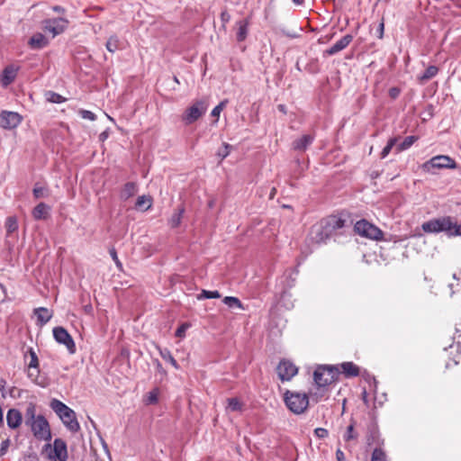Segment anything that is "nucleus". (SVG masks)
Returning a JSON list of instances; mask_svg holds the SVG:
<instances>
[{"mask_svg": "<svg viewBox=\"0 0 461 461\" xmlns=\"http://www.w3.org/2000/svg\"><path fill=\"white\" fill-rule=\"evenodd\" d=\"M6 230V241L8 243L14 242L18 239V220L15 216H9L5 222Z\"/></svg>", "mask_w": 461, "mask_h": 461, "instance_id": "obj_13", "label": "nucleus"}, {"mask_svg": "<svg viewBox=\"0 0 461 461\" xmlns=\"http://www.w3.org/2000/svg\"><path fill=\"white\" fill-rule=\"evenodd\" d=\"M146 402L148 404L156 403L158 402V393L156 391L149 392Z\"/></svg>", "mask_w": 461, "mask_h": 461, "instance_id": "obj_47", "label": "nucleus"}, {"mask_svg": "<svg viewBox=\"0 0 461 461\" xmlns=\"http://www.w3.org/2000/svg\"><path fill=\"white\" fill-rule=\"evenodd\" d=\"M338 375L339 373L333 366H319L313 373L314 384L328 387L329 384L337 379Z\"/></svg>", "mask_w": 461, "mask_h": 461, "instance_id": "obj_6", "label": "nucleus"}, {"mask_svg": "<svg viewBox=\"0 0 461 461\" xmlns=\"http://www.w3.org/2000/svg\"><path fill=\"white\" fill-rule=\"evenodd\" d=\"M160 356L165 361L169 362L175 368H176V369L178 368L177 362L173 357L172 354L170 353V351L168 349L164 348V349L160 350Z\"/></svg>", "mask_w": 461, "mask_h": 461, "instance_id": "obj_37", "label": "nucleus"}, {"mask_svg": "<svg viewBox=\"0 0 461 461\" xmlns=\"http://www.w3.org/2000/svg\"><path fill=\"white\" fill-rule=\"evenodd\" d=\"M47 100L51 103L60 104L65 101V98L60 95L54 92H48L46 94Z\"/></svg>", "mask_w": 461, "mask_h": 461, "instance_id": "obj_40", "label": "nucleus"}, {"mask_svg": "<svg viewBox=\"0 0 461 461\" xmlns=\"http://www.w3.org/2000/svg\"><path fill=\"white\" fill-rule=\"evenodd\" d=\"M185 212L184 207H179L170 217L168 224L171 228H176L180 225L183 214Z\"/></svg>", "mask_w": 461, "mask_h": 461, "instance_id": "obj_27", "label": "nucleus"}, {"mask_svg": "<svg viewBox=\"0 0 461 461\" xmlns=\"http://www.w3.org/2000/svg\"><path fill=\"white\" fill-rule=\"evenodd\" d=\"M343 373L347 376H357L358 375V367L352 362H345L341 365Z\"/></svg>", "mask_w": 461, "mask_h": 461, "instance_id": "obj_28", "label": "nucleus"}, {"mask_svg": "<svg viewBox=\"0 0 461 461\" xmlns=\"http://www.w3.org/2000/svg\"><path fill=\"white\" fill-rule=\"evenodd\" d=\"M68 21L65 18L46 19L42 22V29L45 32L50 33L52 38L63 33L68 28Z\"/></svg>", "mask_w": 461, "mask_h": 461, "instance_id": "obj_9", "label": "nucleus"}, {"mask_svg": "<svg viewBox=\"0 0 461 461\" xmlns=\"http://www.w3.org/2000/svg\"><path fill=\"white\" fill-rule=\"evenodd\" d=\"M456 164L453 158L446 155L435 156L422 165V169L432 172L433 168H456Z\"/></svg>", "mask_w": 461, "mask_h": 461, "instance_id": "obj_8", "label": "nucleus"}, {"mask_svg": "<svg viewBox=\"0 0 461 461\" xmlns=\"http://www.w3.org/2000/svg\"><path fill=\"white\" fill-rule=\"evenodd\" d=\"M49 44V40L41 32H37L32 36L29 45L32 49L41 50Z\"/></svg>", "mask_w": 461, "mask_h": 461, "instance_id": "obj_19", "label": "nucleus"}, {"mask_svg": "<svg viewBox=\"0 0 461 461\" xmlns=\"http://www.w3.org/2000/svg\"><path fill=\"white\" fill-rule=\"evenodd\" d=\"M18 72V67L14 65L7 66L1 76L0 82L2 86H7L14 81Z\"/></svg>", "mask_w": 461, "mask_h": 461, "instance_id": "obj_17", "label": "nucleus"}, {"mask_svg": "<svg viewBox=\"0 0 461 461\" xmlns=\"http://www.w3.org/2000/svg\"><path fill=\"white\" fill-rule=\"evenodd\" d=\"M399 94H400V90H399V88H397V87H392V88L389 90V95H390L392 98H393V99L397 98V97H398V95H399Z\"/></svg>", "mask_w": 461, "mask_h": 461, "instance_id": "obj_53", "label": "nucleus"}, {"mask_svg": "<svg viewBox=\"0 0 461 461\" xmlns=\"http://www.w3.org/2000/svg\"><path fill=\"white\" fill-rule=\"evenodd\" d=\"M135 205L140 210H148L151 206V199L146 195L139 196Z\"/></svg>", "mask_w": 461, "mask_h": 461, "instance_id": "obj_31", "label": "nucleus"}, {"mask_svg": "<svg viewBox=\"0 0 461 461\" xmlns=\"http://www.w3.org/2000/svg\"><path fill=\"white\" fill-rule=\"evenodd\" d=\"M277 375L282 381L291 380L298 372V368L288 360H282L276 367Z\"/></svg>", "mask_w": 461, "mask_h": 461, "instance_id": "obj_12", "label": "nucleus"}, {"mask_svg": "<svg viewBox=\"0 0 461 461\" xmlns=\"http://www.w3.org/2000/svg\"><path fill=\"white\" fill-rule=\"evenodd\" d=\"M120 41L117 36H111L106 42V49L110 52H114L119 49Z\"/></svg>", "mask_w": 461, "mask_h": 461, "instance_id": "obj_36", "label": "nucleus"}, {"mask_svg": "<svg viewBox=\"0 0 461 461\" xmlns=\"http://www.w3.org/2000/svg\"><path fill=\"white\" fill-rule=\"evenodd\" d=\"M50 207L41 203L32 210V216L35 220H44L49 215Z\"/></svg>", "mask_w": 461, "mask_h": 461, "instance_id": "obj_22", "label": "nucleus"}, {"mask_svg": "<svg viewBox=\"0 0 461 461\" xmlns=\"http://www.w3.org/2000/svg\"><path fill=\"white\" fill-rule=\"evenodd\" d=\"M5 381L3 379H0V392H3L5 388Z\"/></svg>", "mask_w": 461, "mask_h": 461, "instance_id": "obj_59", "label": "nucleus"}, {"mask_svg": "<svg viewBox=\"0 0 461 461\" xmlns=\"http://www.w3.org/2000/svg\"><path fill=\"white\" fill-rule=\"evenodd\" d=\"M315 230L324 231V236H329V238H330V236L334 233L333 230L330 226H328V223L325 221V219L321 220L320 222L315 224Z\"/></svg>", "mask_w": 461, "mask_h": 461, "instance_id": "obj_33", "label": "nucleus"}, {"mask_svg": "<svg viewBox=\"0 0 461 461\" xmlns=\"http://www.w3.org/2000/svg\"><path fill=\"white\" fill-rule=\"evenodd\" d=\"M22 122L18 113L4 111L0 113V127L6 130L16 128Z\"/></svg>", "mask_w": 461, "mask_h": 461, "instance_id": "obj_11", "label": "nucleus"}, {"mask_svg": "<svg viewBox=\"0 0 461 461\" xmlns=\"http://www.w3.org/2000/svg\"><path fill=\"white\" fill-rule=\"evenodd\" d=\"M353 37L349 34L345 35L342 37L339 41H338L335 44H333L330 49L326 50V53L330 56L334 55L342 50H344L346 47L349 45V43L352 41Z\"/></svg>", "mask_w": 461, "mask_h": 461, "instance_id": "obj_18", "label": "nucleus"}, {"mask_svg": "<svg viewBox=\"0 0 461 461\" xmlns=\"http://www.w3.org/2000/svg\"><path fill=\"white\" fill-rule=\"evenodd\" d=\"M3 425H4V416H3L2 409L0 408V427H2Z\"/></svg>", "mask_w": 461, "mask_h": 461, "instance_id": "obj_61", "label": "nucleus"}, {"mask_svg": "<svg viewBox=\"0 0 461 461\" xmlns=\"http://www.w3.org/2000/svg\"><path fill=\"white\" fill-rule=\"evenodd\" d=\"M208 109V101L206 98L194 101L185 109L182 114V122L185 125H190L199 120Z\"/></svg>", "mask_w": 461, "mask_h": 461, "instance_id": "obj_4", "label": "nucleus"}, {"mask_svg": "<svg viewBox=\"0 0 461 461\" xmlns=\"http://www.w3.org/2000/svg\"><path fill=\"white\" fill-rule=\"evenodd\" d=\"M33 313L37 318V325L41 327L48 323L53 316L52 311L45 307L35 308L33 310Z\"/></svg>", "mask_w": 461, "mask_h": 461, "instance_id": "obj_16", "label": "nucleus"}, {"mask_svg": "<svg viewBox=\"0 0 461 461\" xmlns=\"http://www.w3.org/2000/svg\"><path fill=\"white\" fill-rule=\"evenodd\" d=\"M54 457L59 461H67L68 449L66 442L61 438H56L53 442Z\"/></svg>", "mask_w": 461, "mask_h": 461, "instance_id": "obj_15", "label": "nucleus"}, {"mask_svg": "<svg viewBox=\"0 0 461 461\" xmlns=\"http://www.w3.org/2000/svg\"><path fill=\"white\" fill-rule=\"evenodd\" d=\"M313 141V137L310 134L303 135L301 138L295 140L293 143V148L295 150H305Z\"/></svg>", "mask_w": 461, "mask_h": 461, "instance_id": "obj_20", "label": "nucleus"}, {"mask_svg": "<svg viewBox=\"0 0 461 461\" xmlns=\"http://www.w3.org/2000/svg\"><path fill=\"white\" fill-rule=\"evenodd\" d=\"M52 10L56 13H59V14H64L65 13V9L59 5H55L52 7Z\"/></svg>", "mask_w": 461, "mask_h": 461, "instance_id": "obj_56", "label": "nucleus"}, {"mask_svg": "<svg viewBox=\"0 0 461 461\" xmlns=\"http://www.w3.org/2000/svg\"><path fill=\"white\" fill-rule=\"evenodd\" d=\"M438 72V68L436 66H429L427 68L425 72L419 77V80L421 83L427 82L429 79L433 78Z\"/></svg>", "mask_w": 461, "mask_h": 461, "instance_id": "obj_30", "label": "nucleus"}, {"mask_svg": "<svg viewBox=\"0 0 461 461\" xmlns=\"http://www.w3.org/2000/svg\"><path fill=\"white\" fill-rule=\"evenodd\" d=\"M30 354H31V361L29 363V367L36 368L38 366V357L32 349L30 350Z\"/></svg>", "mask_w": 461, "mask_h": 461, "instance_id": "obj_48", "label": "nucleus"}, {"mask_svg": "<svg viewBox=\"0 0 461 461\" xmlns=\"http://www.w3.org/2000/svg\"><path fill=\"white\" fill-rule=\"evenodd\" d=\"M357 437V434L355 432V429H354V425L353 424H350L348 428H347V431L346 433L344 434V440L346 442H349L351 440H354L356 439Z\"/></svg>", "mask_w": 461, "mask_h": 461, "instance_id": "obj_39", "label": "nucleus"}, {"mask_svg": "<svg viewBox=\"0 0 461 461\" xmlns=\"http://www.w3.org/2000/svg\"><path fill=\"white\" fill-rule=\"evenodd\" d=\"M137 190L138 188L135 183H127L125 184L121 192V198L123 200H127L130 197L133 196L137 193Z\"/></svg>", "mask_w": 461, "mask_h": 461, "instance_id": "obj_25", "label": "nucleus"}, {"mask_svg": "<svg viewBox=\"0 0 461 461\" xmlns=\"http://www.w3.org/2000/svg\"><path fill=\"white\" fill-rule=\"evenodd\" d=\"M324 231H316L315 225H313L311 230V239L316 243L325 242L330 238L329 236H324Z\"/></svg>", "mask_w": 461, "mask_h": 461, "instance_id": "obj_32", "label": "nucleus"}, {"mask_svg": "<svg viewBox=\"0 0 461 461\" xmlns=\"http://www.w3.org/2000/svg\"><path fill=\"white\" fill-rule=\"evenodd\" d=\"M416 140H417V137H415V136L406 137L403 140V141L397 146L396 151L401 152V151H403V150L409 149Z\"/></svg>", "mask_w": 461, "mask_h": 461, "instance_id": "obj_34", "label": "nucleus"}, {"mask_svg": "<svg viewBox=\"0 0 461 461\" xmlns=\"http://www.w3.org/2000/svg\"><path fill=\"white\" fill-rule=\"evenodd\" d=\"M84 311L87 314H91L93 312V307L91 304H86L84 306Z\"/></svg>", "mask_w": 461, "mask_h": 461, "instance_id": "obj_57", "label": "nucleus"}, {"mask_svg": "<svg viewBox=\"0 0 461 461\" xmlns=\"http://www.w3.org/2000/svg\"><path fill=\"white\" fill-rule=\"evenodd\" d=\"M36 419V405L33 402H29L25 410V424L28 425Z\"/></svg>", "mask_w": 461, "mask_h": 461, "instance_id": "obj_29", "label": "nucleus"}, {"mask_svg": "<svg viewBox=\"0 0 461 461\" xmlns=\"http://www.w3.org/2000/svg\"><path fill=\"white\" fill-rule=\"evenodd\" d=\"M223 303L230 307V308H234V307H237L239 309H241V310H244V306L242 304V303L239 300V298L237 297H234V296H226L224 299H223Z\"/></svg>", "mask_w": 461, "mask_h": 461, "instance_id": "obj_35", "label": "nucleus"}, {"mask_svg": "<svg viewBox=\"0 0 461 461\" xmlns=\"http://www.w3.org/2000/svg\"><path fill=\"white\" fill-rule=\"evenodd\" d=\"M336 457H337L338 461H345L344 453L340 449H338L336 451Z\"/></svg>", "mask_w": 461, "mask_h": 461, "instance_id": "obj_54", "label": "nucleus"}, {"mask_svg": "<svg viewBox=\"0 0 461 461\" xmlns=\"http://www.w3.org/2000/svg\"><path fill=\"white\" fill-rule=\"evenodd\" d=\"M227 103H228V101H227V100H223V101H221L218 105H216V106L212 109V113H211V115H212V117H215L216 119H218V118H219V116H220V114H221V111H222V110H223V108L226 106Z\"/></svg>", "mask_w": 461, "mask_h": 461, "instance_id": "obj_43", "label": "nucleus"}, {"mask_svg": "<svg viewBox=\"0 0 461 461\" xmlns=\"http://www.w3.org/2000/svg\"><path fill=\"white\" fill-rule=\"evenodd\" d=\"M108 137H109V132H108V131H103V132L99 135V140H100L101 141H104Z\"/></svg>", "mask_w": 461, "mask_h": 461, "instance_id": "obj_55", "label": "nucleus"}, {"mask_svg": "<svg viewBox=\"0 0 461 461\" xmlns=\"http://www.w3.org/2000/svg\"><path fill=\"white\" fill-rule=\"evenodd\" d=\"M425 232L445 231L449 236L461 235V225H456L449 217H443L426 221L422 224Z\"/></svg>", "mask_w": 461, "mask_h": 461, "instance_id": "obj_1", "label": "nucleus"}, {"mask_svg": "<svg viewBox=\"0 0 461 461\" xmlns=\"http://www.w3.org/2000/svg\"><path fill=\"white\" fill-rule=\"evenodd\" d=\"M278 110L281 111L282 113H285V106L284 104H279L277 106Z\"/></svg>", "mask_w": 461, "mask_h": 461, "instance_id": "obj_62", "label": "nucleus"}, {"mask_svg": "<svg viewBox=\"0 0 461 461\" xmlns=\"http://www.w3.org/2000/svg\"><path fill=\"white\" fill-rule=\"evenodd\" d=\"M231 149L232 147L230 144L224 143L222 147L218 150V157H220L221 159L225 158L230 154Z\"/></svg>", "mask_w": 461, "mask_h": 461, "instance_id": "obj_44", "label": "nucleus"}, {"mask_svg": "<svg viewBox=\"0 0 461 461\" xmlns=\"http://www.w3.org/2000/svg\"><path fill=\"white\" fill-rule=\"evenodd\" d=\"M314 434L321 438H326L328 436V430L323 428H317L314 430Z\"/></svg>", "mask_w": 461, "mask_h": 461, "instance_id": "obj_50", "label": "nucleus"}, {"mask_svg": "<svg viewBox=\"0 0 461 461\" xmlns=\"http://www.w3.org/2000/svg\"><path fill=\"white\" fill-rule=\"evenodd\" d=\"M325 221L328 223V226H330L333 231L335 232L337 230H339L344 227L345 221L342 220L339 217L331 215L327 218H325Z\"/></svg>", "mask_w": 461, "mask_h": 461, "instance_id": "obj_26", "label": "nucleus"}, {"mask_svg": "<svg viewBox=\"0 0 461 461\" xmlns=\"http://www.w3.org/2000/svg\"><path fill=\"white\" fill-rule=\"evenodd\" d=\"M53 337L58 343L64 345L70 354L75 353V342L67 330L63 327H55L53 329Z\"/></svg>", "mask_w": 461, "mask_h": 461, "instance_id": "obj_10", "label": "nucleus"}, {"mask_svg": "<svg viewBox=\"0 0 461 461\" xmlns=\"http://www.w3.org/2000/svg\"><path fill=\"white\" fill-rule=\"evenodd\" d=\"M221 16L222 22H224V23L229 22L230 15L226 12H223Z\"/></svg>", "mask_w": 461, "mask_h": 461, "instance_id": "obj_58", "label": "nucleus"}, {"mask_svg": "<svg viewBox=\"0 0 461 461\" xmlns=\"http://www.w3.org/2000/svg\"><path fill=\"white\" fill-rule=\"evenodd\" d=\"M354 230L360 236L370 240H380L383 237L382 230L366 220L357 221Z\"/></svg>", "mask_w": 461, "mask_h": 461, "instance_id": "obj_7", "label": "nucleus"}, {"mask_svg": "<svg viewBox=\"0 0 461 461\" xmlns=\"http://www.w3.org/2000/svg\"><path fill=\"white\" fill-rule=\"evenodd\" d=\"M79 113L83 119L95 121L96 118L95 114L94 113H92L91 111L80 110Z\"/></svg>", "mask_w": 461, "mask_h": 461, "instance_id": "obj_46", "label": "nucleus"}, {"mask_svg": "<svg viewBox=\"0 0 461 461\" xmlns=\"http://www.w3.org/2000/svg\"><path fill=\"white\" fill-rule=\"evenodd\" d=\"M285 402L287 408L295 414L304 412L309 406V397L305 393L286 391Z\"/></svg>", "mask_w": 461, "mask_h": 461, "instance_id": "obj_3", "label": "nucleus"}, {"mask_svg": "<svg viewBox=\"0 0 461 461\" xmlns=\"http://www.w3.org/2000/svg\"><path fill=\"white\" fill-rule=\"evenodd\" d=\"M23 421V415L21 411L17 409H10L7 411L6 414V422L7 426L12 429H15L19 428Z\"/></svg>", "mask_w": 461, "mask_h": 461, "instance_id": "obj_14", "label": "nucleus"}, {"mask_svg": "<svg viewBox=\"0 0 461 461\" xmlns=\"http://www.w3.org/2000/svg\"><path fill=\"white\" fill-rule=\"evenodd\" d=\"M189 327H190V325L188 323H186V322L183 323L176 330V336L178 338H184L185 336V332Z\"/></svg>", "mask_w": 461, "mask_h": 461, "instance_id": "obj_45", "label": "nucleus"}, {"mask_svg": "<svg viewBox=\"0 0 461 461\" xmlns=\"http://www.w3.org/2000/svg\"><path fill=\"white\" fill-rule=\"evenodd\" d=\"M221 294L218 291H208V290H203L202 294L198 295V299H213V298H220Z\"/></svg>", "mask_w": 461, "mask_h": 461, "instance_id": "obj_41", "label": "nucleus"}, {"mask_svg": "<svg viewBox=\"0 0 461 461\" xmlns=\"http://www.w3.org/2000/svg\"><path fill=\"white\" fill-rule=\"evenodd\" d=\"M296 5H301L303 3L302 0H292Z\"/></svg>", "mask_w": 461, "mask_h": 461, "instance_id": "obj_64", "label": "nucleus"}, {"mask_svg": "<svg viewBox=\"0 0 461 461\" xmlns=\"http://www.w3.org/2000/svg\"><path fill=\"white\" fill-rule=\"evenodd\" d=\"M33 194L36 198L42 197L44 194V189L42 187H34Z\"/></svg>", "mask_w": 461, "mask_h": 461, "instance_id": "obj_52", "label": "nucleus"}, {"mask_svg": "<svg viewBox=\"0 0 461 461\" xmlns=\"http://www.w3.org/2000/svg\"><path fill=\"white\" fill-rule=\"evenodd\" d=\"M237 41H243L248 35L249 22L247 20H241L237 22Z\"/></svg>", "mask_w": 461, "mask_h": 461, "instance_id": "obj_24", "label": "nucleus"}, {"mask_svg": "<svg viewBox=\"0 0 461 461\" xmlns=\"http://www.w3.org/2000/svg\"><path fill=\"white\" fill-rule=\"evenodd\" d=\"M110 255H111L113 260L114 261L116 267L118 268L122 269V265L121 261L118 258V256H117V253H116L115 249H111L110 250Z\"/></svg>", "mask_w": 461, "mask_h": 461, "instance_id": "obj_49", "label": "nucleus"}, {"mask_svg": "<svg viewBox=\"0 0 461 461\" xmlns=\"http://www.w3.org/2000/svg\"><path fill=\"white\" fill-rule=\"evenodd\" d=\"M396 141V138H392L388 140L386 146L383 149L381 152V158H384L388 156V154L391 152L392 149L395 145Z\"/></svg>", "mask_w": 461, "mask_h": 461, "instance_id": "obj_38", "label": "nucleus"}, {"mask_svg": "<svg viewBox=\"0 0 461 461\" xmlns=\"http://www.w3.org/2000/svg\"><path fill=\"white\" fill-rule=\"evenodd\" d=\"M51 409L57 413V415L60 418L63 424L67 427L68 430L71 432H77L79 430L80 426L76 418L75 411L68 407L62 402L53 399L50 402Z\"/></svg>", "mask_w": 461, "mask_h": 461, "instance_id": "obj_2", "label": "nucleus"}, {"mask_svg": "<svg viewBox=\"0 0 461 461\" xmlns=\"http://www.w3.org/2000/svg\"><path fill=\"white\" fill-rule=\"evenodd\" d=\"M29 426L33 436L40 440L50 441L51 439V432L48 420L42 416L38 415L37 419L30 422Z\"/></svg>", "mask_w": 461, "mask_h": 461, "instance_id": "obj_5", "label": "nucleus"}, {"mask_svg": "<svg viewBox=\"0 0 461 461\" xmlns=\"http://www.w3.org/2000/svg\"><path fill=\"white\" fill-rule=\"evenodd\" d=\"M227 402H228V404L226 406L227 411L241 412L243 411L244 403L239 398H236V397L229 398L227 400Z\"/></svg>", "mask_w": 461, "mask_h": 461, "instance_id": "obj_23", "label": "nucleus"}, {"mask_svg": "<svg viewBox=\"0 0 461 461\" xmlns=\"http://www.w3.org/2000/svg\"><path fill=\"white\" fill-rule=\"evenodd\" d=\"M371 461H387L384 452L381 448L373 451Z\"/></svg>", "mask_w": 461, "mask_h": 461, "instance_id": "obj_42", "label": "nucleus"}, {"mask_svg": "<svg viewBox=\"0 0 461 461\" xmlns=\"http://www.w3.org/2000/svg\"><path fill=\"white\" fill-rule=\"evenodd\" d=\"M379 31H380V36L379 37L382 38L383 37V33H384V23H381L379 24Z\"/></svg>", "mask_w": 461, "mask_h": 461, "instance_id": "obj_60", "label": "nucleus"}, {"mask_svg": "<svg viewBox=\"0 0 461 461\" xmlns=\"http://www.w3.org/2000/svg\"><path fill=\"white\" fill-rule=\"evenodd\" d=\"M310 394L312 399L318 402L321 401L322 399H325L328 397V387L322 386V385H317L314 384V387L311 389Z\"/></svg>", "mask_w": 461, "mask_h": 461, "instance_id": "obj_21", "label": "nucleus"}, {"mask_svg": "<svg viewBox=\"0 0 461 461\" xmlns=\"http://www.w3.org/2000/svg\"><path fill=\"white\" fill-rule=\"evenodd\" d=\"M366 391L364 390L363 393H362V398H363V401L366 402Z\"/></svg>", "mask_w": 461, "mask_h": 461, "instance_id": "obj_63", "label": "nucleus"}, {"mask_svg": "<svg viewBox=\"0 0 461 461\" xmlns=\"http://www.w3.org/2000/svg\"><path fill=\"white\" fill-rule=\"evenodd\" d=\"M8 446H9V440L8 439H6V440L2 442L1 447H0V456H3V455L5 454L7 448H8Z\"/></svg>", "mask_w": 461, "mask_h": 461, "instance_id": "obj_51", "label": "nucleus"}]
</instances>
